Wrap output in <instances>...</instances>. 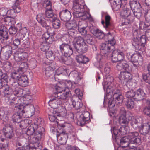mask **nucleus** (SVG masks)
Masks as SVG:
<instances>
[{
    "mask_svg": "<svg viewBox=\"0 0 150 150\" xmlns=\"http://www.w3.org/2000/svg\"><path fill=\"white\" fill-rule=\"evenodd\" d=\"M43 27H45L46 28V32L50 35L53 36L55 35V33L54 29L50 27L48 23Z\"/></svg>",
    "mask_w": 150,
    "mask_h": 150,
    "instance_id": "nucleus-58",
    "label": "nucleus"
},
{
    "mask_svg": "<svg viewBox=\"0 0 150 150\" xmlns=\"http://www.w3.org/2000/svg\"><path fill=\"white\" fill-rule=\"evenodd\" d=\"M27 57V54L25 52H22L20 54H16L14 56L15 60L20 62L26 60Z\"/></svg>",
    "mask_w": 150,
    "mask_h": 150,
    "instance_id": "nucleus-28",
    "label": "nucleus"
},
{
    "mask_svg": "<svg viewBox=\"0 0 150 150\" xmlns=\"http://www.w3.org/2000/svg\"><path fill=\"white\" fill-rule=\"evenodd\" d=\"M62 84L65 88H71L72 87V83L70 81L62 80Z\"/></svg>",
    "mask_w": 150,
    "mask_h": 150,
    "instance_id": "nucleus-53",
    "label": "nucleus"
},
{
    "mask_svg": "<svg viewBox=\"0 0 150 150\" xmlns=\"http://www.w3.org/2000/svg\"><path fill=\"white\" fill-rule=\"evenodd\" d=\"M64 88H65L63 86L62 84V81H61L59 83L55 86V89L56 92L54 93V96L55 94H57L58 93H60L63 92L65 89Z\"/></svg>",
    "mask_w": 150,
    "mask_h": 150,
    "instance_id": "nucleus-48",
    "label": "nucleus"
},
{
    "mask_svg": "<svg viewBox=\"0 0 150 150\" xmlns=\"http://www.w3.org/2000/svg\"><path fill=\"white\" fill-rule=\"evenodd\" d=\"M134 17L131 14H129L125 19L124 24L125 25H127L131 24L133 22Z\"/></svg>",
    "mask_w": 150,
    "mask_h": 150,
    "instance_id": "nucleus-41",
    "label": "nucleus"
},
{
    "mask_svg": "<svg viewBox=\"0 0 150 150\" xmlns=\"http://www.w3.org/2000/svg\"><path fill=\"white\" fill-rule=\"evenodd\" d=\"M76 59L77 62L79 63L85 64L88 61V58L81 54L76 56Z\"/></svg>",
    "mask_w": 150,
    "mask_h": 150,
    "instance_id": "nucleus-32",
    "label": "nucleus"
},
{
    "mask_svg": "<svg viewBox=\"0 0 150 150\" xmlns=\"http://www.w3.org/2000/svg\"><path fill=\"white\" fill-rule=\"evenodd\" d=\"M132 44L137 50H139L141 49V46L138 39L136 37H134L132 40Z\"/></svg>",
    "mask_w": 150,
    "mask_h": 150,
    "instance_id": "nucleus-31",
    "label": "nucleus"
},
{
    "mask_svg": "<svg viewBox=\"0 0 150 150\" xmlns=\"http://www.w3.org/2000/svg\"><path fill=\"white\" fill-rule=\"evenodd\" d=\"M2 132L3 136L10 139L13 136V130L10 126L4 127Z\"/></svg>",
    "mask_w": 150,
    "mask_h": 150,
    "instance_id": "nucleus-20",
    "label": "nucleus"
},
{
    "mask_svg": "<svg viewBox=\"0 0 150 150\" xmlns=\"http://www.w3.org/2000/svg\"><path fill=\"white\" fill-rule=\"evenodd\" d=\"M65 26L68 30L73 29L77 27L76 22L73 21H70L66 23Z\"/></svg>",
    "mask_w": 150,
    "mask_h": 150,
    "instance_id": "nucleus-49",
    "label": "nucleus"
},
{
    "mask_svg": "<svg viewBox=\"0 0 150 150\" xmlns=\"http://www.w3.org/2000/svg\"><path fill=\"white\" fill-rule=\"evenodd\" d=\"M85 40L86 42L90 45H93L96 42L94 38L89 34L85 36Z\"/></svg>",
    "mask_w": 150,
    "mask_h": 150,
    "instance_id": "nucleus-42",
    "label": "nucleus"
},
{
    "mask_svg": "<svg viewBox=\"0 0 150 150\" xmlns=\"http://www.w3.org/2000/svg\"><path fill=\"white\" fill-rule=\"evenodd\" d=\"M101 53L104 55L110 57L111 54L114 50V46L111 45L110 44L107 45L105 43L102 44L100 47Z\"/></svg>",
    "mask_w": 150,
    "mask_h": 150,
    "instance_id": "nucleus-6",
    "label": "nucleus"
},
{
    "mask_svg": "<svg viewBox=\"0 0 150 150\" xmlns=\"http://www.w3.org/2000/svg\"><path fill=\"white\" fill-rule=\"evenodd\" d=\"M131 75L128 71L122 72L119 76V78L121 80H124L126 82L131 79Z\"/></svg>",
    "mask_w": 150,
    "mask_h": 150,
    "instance_id": "nucleus-25",
    "label": "nucleus"
},
{
    "mask_svg": "<svg viewBox=\"0 0 150 150\" xmlns=\"http://www.w3.org/2000/svg\"><path fill=\"white\" fill-rule=\"evenodd\" d=\"M145 93L142 90L140 89H138L135 93V100L137 101H139L143 99Z\"/></svg>",
    "mask_w": 150,
    "mask_h": 150,
    "instance_id": "nucleus-35",
    "label": "nucleus"
},
{
    "mask_svg": "<svg viewBox=\"0 0 150 150\" xmlns=\"http://www.w3.org/2000/svg\"><path fill=\"white\" fill-rule=\"evenodd\" d=\"M37 127L36 125L33 123L29 124L26 132L27 134L29 136H32L33 134H35V129Z\"/></svg>",
    "mask_w": 150,
    "mask_h": 150,
    "instance_id": "nucleus-26",
    "label": "nucleus"
},
{
    "mask_svg": "<svg viewBox=\"0 0 150 150\" xmlns=\"http://www.w3.org/2000/svg\"><path fill=\"white\" fill-rule=\"evenodd\" d=\"M45 16L44 14L41 13L38 14L36 16L37 20L42 27L47 24Z\"/></svg>",
    "mask_w": 150,
    "mask_h": 150,
    "instance_id": "nucleus-23",
    "label": "nucleus"
},
{
    "mask_svg": "<svg viewBox=\"0 0 150 150\" xmlns=\"http://www.w3.org/2000/svg\"><path fill=\"white\" fill-rule=\"evenodd\" d=\"M69 77L74 80L75 84L78 83L81 79V77L79 75V72L76 71H73L71 72L69 74Z\"/></svg>",
    "mask_w": 150,
    "mask_h": 150,
    "instance_id": "nucleus-22",
    "label": "nucleus"
},
{
    "mask_svg": "<svg viewBox=\"0 0 150 150\" xmlns=\"http://www.w3.org/2000/svg\"><path fill=\"white\" fill-rule=\"evenodd\" d=\"M116 68L118 70H129V66L127 62L125 60L118 62L116 65Z\"/></svg>",
    "mask_w": 150,
    "mask_h": 150,
    "instance_id": "nucleus-15",
    "label": "nucleus"
},
{
    "mask_svg": "<svg viewBox=\"0 0 150 150\" xmlns=\"http://www.w3.org/2000/svg\"><path fill=\"white\" fill-rule=\"evenodd\" d=\"M18 78L17 79L19 85L25 87L28 85V79L27 76L25 75H21L20 77L19 75L17 74Z\"/></svg>",
    "mask_w": 150,
    "mask_h": 150,
    "instance_id": "nucleus-17",
    "label": "nucleus"
},
{
    "mask_svg": "<svg viewBox=\"0 0 150 150\" xmlns=\"http://www.w3.org/2000/svg\"><path fill=\"white\" fill-rule=\"evenodd\" d=\"M72 104L73 107L77 110L80 109L83 106L82 103L81 102L78 101H73Z\"/></svg>",
    "mask_w": 150,
    "mask_h": 150,
    "instance_id": "nucleus-63",
    "label": "nucleus"
},
{
    "mask_svg": "<svg viewBox=\"0 0 150 150\" xmlns=\"http://www.w3.org/2000/svg\"><path fill=\"white\" fill-rule=\"evenodd\" d=\"M31 137V141L33 143H38L40 140L41 137L40 134H38V135L35 134L34 136L32 135Z\"/></svg>",
    "mask_w": 150,
    "mask_h": 150,
    "instance_id": "nucleus-55",
    "label": "nucleus"
},
{
    "mask_svg": "<svg viewBox=\"0 0 150 150\" xmlns=\"http://www.w3.org/2000/svg\"><path fill=\"white\" fill-rule=\"evenodd\" d=\"M54 65V62H52L51 63L50 66L46 68L45 74L47 77H50L54 74V70L55 69Z\"/></svg>",
    "mask_w": 150,
    "mask_h": 150,
    "instance_id": "nucleus-21",
    "label": "nucleus"
},
{
    "mask_svg": "<svg viewBox=\"0 0 150 150\" xmlns=\"http://www.w3.org/2000/svg\"><path fill=\"white\" fill-rule=\"evenodd\" d=\"M18 78V76L16 74L14 73L11 76V79L10 82V86L11 89L12 91V92L16 90V89H18V86L19 85L18 82L15 81V80H17V79Z\"/></svg>",
    "mask_w": 150,
    "mask_h": 150,
    "instance_id": "nucleus-11",
    "label": "nucleus"
},
{
    "mask_svg": "<svg viewBox=\"0 0 150 150\" xmlns=\"http://www.w3.org/2000/svg\"><path fill=\"white\" fill-rule=\"evenodd\" d=\"M123 96L119 90L114 92L112 97L108 99V107L109 108H112L115 106V104L120 105L122 103Z\"/></svg>",
    "mask_w": 150,
    "mask_h": 150,
    "instance_id": "nucleus-3",
    "label": "nucleus"
},
{
    "mask_svg": "<svg viewBox=\"0 0 150 150\" xmlns=\"http://www.w3.org/2000/svg\"><path fill=\"white\" fill-rule=\"evenodd\" d=\"M130 5L132 10L141 7L139 2L137 0H130Z\"/></svg>",
    "mask_w": 150,
    "mask_h": 150,
    "instance_id": "nucleus-39",
    "label": "nucleus"
},
{
    "mask_svg": "<svg viewBox=\"0 0 150 150\" xmlns=\"http://www.w3.org/2000/svg\"><path fill=\"white\" fill-rule=\"evenodd\" d=\"M125 105L128 109H131L134 107V103L132 99H128L125 103Z\"/></svg>",
    "mask_w": 150,
    "mask_h": 150,
    "instance_id": "nucleus-61",
    "label": "nucleus"
},
{
    "mask_svg": "<svg viewBox=\"0 0 150 150\" xmlns=\"http://www.w3.org/2000/svg\"><path fill=\"white\" fill-rule=\"evenodd\" d=\"M59 16L61 19L64 21H69L71 17V12L67 9L62 10L60 12Z\"/></svg>",
    "mask_w": 150,
    "mask_h": 150,
    "instance_id": "nucleus-12",
    "label": "nucleus"
},
{
    "mask_svg": "<svg viewBox=\"0 0 150 150\" xmlns=\"http://www.w3.org/2000/svg\"><path fill=\"white\" fill-rule=\"evenodd\" d=\"M119 121L121 124L123 125H126L128 124L129 122V120L126 117V115H120Z\"/></svg>",
    "mask_w": 150,
    "mask_h": 150,
    "instance_id": "nucleus-44",
    "label": "nucleus"
},
{
    "mask_svg": "<svg viewBox=\"0 0 150 150\" xmlns=\"http://www.w3.org/2000/svg\"><path fill=\"white\" fill-rule=\"evenodd\" d=\"M0 33H1L6 38H8V29L6 26L1 25L0 26Z\"/></svg>",
    "mask_w": 150,
    "mask_h": 150,
    "instance_id": "nucleus-52",
    "label": "nucleus"
},
{
    "mask_svg": "<svg viewBox=\"0 0 150 150\" xmlns=\"http://www.w3.org/2000/svg\"><path fill=\"white\" fill-rule=\"evenodd\" d=\"M51 99L49 101L48 103L49 105L51 108L56 109L61 106L62 101L57 98L55 97Z\"/></svg>",
    "mask_w": 150,
    "mask_h": 150,
    "instance_id": "nucleus-13",
    "label": "nucleus"
},
{
    "mask_svg": "<svg viewBox=\"0 0 150 150\" xmlns=\"http://www.w3.org/2000/svg\"><path fill=\"white\" fill-rule=\"evenodd\" d=\"M47 58L50 60L53 61L55 58V56L53 51L49 50L45 52Z\"/></svg>",
    "mask_w": 150,
    "mask_h": 150,
    "instance_id": "nucleus-47",
    "label": "nucleus"
},
{
    "mask_svg": "<svg viewBox=\"0 0 150 150\" xmlns=\"http://www.w3.org/2000/svg\"><path fill=\"white\" fill-rule=\"evenodd\" d=\"M13 96H10L9 97L10 100H11L10 105L11 107H14L16 109L15 110H18V108H22V106H20L19 105L21 104L20 99L16 97H13Z\"/></svg>",
    "mask_w": 150,
    "mask_h": 150,
    "instance_id": "nucleus-10",
    "label": "nucleus"
},
{
    "mask_svg": "<svg viewBox=\"0 0 150 150\" xmlns=\"http://www.w3.org/2000/svg\"><path fill=\"white\" fill-rule=\"evenodd\" d=\"M20 109L22 111L23 114L25 112H27L30 115V116H32L34 115L35 112V108L33 105L32 104L27 105L26 106L22 107Z\"/></svg>",
    "mask_w": 150,
    "mask_h": 150,
    "instance_id": "nucleus-14",
    "label": "nucleus"
},
{
    "mask_svg": "<svg viewBox=\"0 0 150 150\" xmlns=\"http://www.w3.org/2000/svg\"><path fill=\"white\" fill-rule=\"evenodd\" d=\"M119 0H114V2L111 4L112 9L115 11H118L121 8V5L119 3Z\"/></svg>",
    "mask_w": 150,
    "mask_h": 150,
    "instance_id": "nucleus-46",
    "label": "nucleus"
},
{
    "mask_svg": "<svg viewBox=\"0 0 150 150\" xmlns=\"http://www.w3.org/2000/svg\"><path fill=\"white\" fill-rule=\"evenodd\" d=\"M8 113V111L6 108H0V119L4 122H8L9 120Z\"/></svg>",
    "mask_w": 150,
    "mask_h": 150,
    "instance_id": "nucleus-18",
    "label": "nucleus"
},
{
    "mask_svg": "<svg viewBox=\"0 0 150 150\" xmlns=\"http://www.w3.org/2000/svg\"><path fill=\"white\" fill-rule=\"evenodd\" d=\"M63 55V56L61 57L59 59L60 61L62 63L65 64L67 65L70 64L71 62V60L69 59L68 57H66L64 55Z\"/></svg>",
    "mask_w": 150,
    "mask_h": 150,
    "instance_id": "nucleus-45",
    "label": "nucleus"
},
{
    "mask_svg": "<svg viewBox=\"0 0 150 150\" xmlns=\"http://www.w3.org/2000/svg\"><path fill=\"white\" fill-rule=\"evenodd\" d=\"M2 89L3 90V92L5 96L12 95L13 92L12 90L11 89V88L7 84L5 83Z\"/></svg>",
    "mask_w": 150,
    "mask_h": 150,
    "instance_id": "nucleus-30",
    "label": "nucleus"
},
{
    "mask_svg": "<svg viewBox=\"0 0 150 150\" xmlns=\"http://www.w3.org/2000/svg\"><path fill=\"white\" fill-rule=\"evenodd\" d=\"M85 5L84 0H74L72 8L74 14L83 12Z\"/></svg>",
    "mask_w": 150,
    "mask_h": 150,
    "instance_id": "nucleus-4",
    "label": "nucleus"
},
{
    "mask_svg": "<svg viewBox=\"0 0 150 150\" xmlns=\"http://www.w3.org/2000/svg\"><path fill=\"white\" fill-rule=\"evenodd\" d=\"M131 62L133 64V65L137 67L140 64L139 58H141V56L140 53L136 52L132 54L130 57Z\"/></svg>",
    "mask_w": 150,
    "mask_h": 150,
    "instance_id": "nucleus-19",
    "label": "nucleus"
},
{
    "mask_svg": "<svg viewBox=\"0 0 150 150\" xmlns=\"http://www.w3.org/2000/svg\"><path fill=\"white\" fill-rule=\"evenodd\" d=\"M134 10L133 13L135 16L137 18H139L141 16L142 13V9L141 7H139L134 9Z\"/></svg>",
    "mask_w": 150,
    "mask_h": 150,
    "instance_id": "nucleus-54",
    "label": "nucleus"
},
{
    "mask_svg": "<svg viewBox=\"0 0 150 150\" xmlns=\"http://www.w3.org/2000/svg\"><path fill=\"white\" fill-rule=\"evenodd\" d=\"M105 37L107 38L108 44L114 46L116 43V41L114 39V37L111 34L110 32L107 33Z\"/></svg>",
    "mask_w": 150,
    "mask_h": 150,
    "instance_id": "nucleus-40",
    "label": "nucleus"
},
{
    "mask_svg": "<svg viewBox=\"0 0 150 150\" xmlns=\"http://www.w3.org/2000/svg\"><path fill=\"white\" fill-rule=\"evenodd\" d=\"M19 2V0H16L12 6L13 10L14 11L15 16L16 15V12L18 13L20 11V8L18 5V3Z\"/></svg>",
    "mask_w": 150,
    "mask_h": 150,
    "instance_id": "nucleus-59",
    "label": "nucleus"
},
{
    "mask_svg": "<svg viewBox=\"0 0 150 150\" xmlns=\"http://www.w3.org/2000/svg\"><path fill=\"white\" fill-rule=\"evenodd\" d=\"M126 96L128 99H133L135 100V92L133 90H131L126 92Z\"/></svg>",
    "mask_w": 150,
    "mask_h": 150,
    "instance_id": "nucleus-56",
    "label": "nucleus"
},
{
    "mask_svg": "<svg viewBox=\"0 0 150 150\" xmlns=\"http://www.w3.org/2000/svg\"><path fill=\"white\" fill-rule=\"evenodd\" d=\"M125 127H120V129L118 130L116 129L115 127H114L113 130L111 129V131L112 133H113L115 135H117L118 133V132L121 133L122 134H126L127 133V131L125 130Z\"/></svg>",
    "mask_w": 150,
    "mask_h": 150,
    "instance_id": "nucleus-33",
    "label": "nucleus"
},
{
    "mask_svg": "<svg viewBox=\"0 0 150 150\" xmlns=\"http://www.w3.org/2000/svg\"><path fill=\"white\" fill-rule=\"evenodd\" d=\"M11 64L10 62L8 61H6L3 63L2 68L6 72L10 71L11 70Z\"/></svg>",
    "mask_w": 150,
    "mask_h": 150,
    "instance_id": "nucleus-43",
    "label": "nucleus"
},
{
    "mask_svg": "<svg viewBox=\"0 0 150 150\" xmlns=\"http://www.w3.org/2000/svg\"><path fill=\"white\" fill-rule=\"evenodd\" d=\"M90 119V114L88 111H85L81 115L78 120L77 123L81 126H83L86 123V122L88 121Z\"/></svg>",
    "mask_w": 150,
    "mask_h": 150,
    "instance_id": "nucleus-8",
    "label": "nucleus"
},
{
    "mask_svg": "<svg viewBox=\"0 0 150 150\" xmlns=\"http://www.w3.org/2000/svg\"><path fill=\"white\" fill-rule=\"evenodd\" d=\"M28 66L27 63L25 62H21L20 65L18 69V71L24 72L28 68Z\"/></svg>",
    "mask_w": 150,
    "mask_h": 150,
    "instance_id": "nucleus-62",
    "label": "nucleus"
},
{
    "mask_svg": "<svg viewBox=\"0 0 150 150\" xmlns=\"http://www.w3.org/2000/svg\"><path fill=\"white\" fill-rule=\"evenodd\" d=\"M8 14L9 15L10 14L11 15H12L14 14V16L15 15L14 11L13 10H7V9L4 8H2L0 9V15L1 16H4Z\"/></svg>",
    "mask_w": 150,
    "mask_h": 150,
    "instance_id": "nucleus-36",
    "label": "nucleus"
},
{
    "mask_svg": "<svg viewBox=\"0 0 150 150\" xmlns=\"http://www.w3.org/2000/svg\"><path fill=\"white\" fill-rule=\"evenodd\" d=\"M59 48L62 53L65 56L70 57L73 53L71 46L68 44H62L60 45Z\"/></svg>",
    "mask_w": 150,
    "mask_h": 150,
    "instance_id": "nucleus-5",
    "label": "nucleus"
},
{
    "mask_svg": "<svg viewBox=\"0 0 150 150\" xmlns=\"http://www.w3.org/2000/svg\"><path fill=\"white\" fill-rule=\"evenodd\" d=\"M126 85L129 88H135L137 86V83L134 80L131 79L126 82Z\"/></svg>",
    "mask_w": 150,
    "mask_h": 150,
    "instance_id": "nucleus-38",
    "label": "nucleus"
},
{
    "mask_svg": "<svg viewBox=\"0 0 150 150\" xmlns=\"http://www.w3.org/2000/svg\"><path fill=\"white\" fill-rule=\"evenodd\" d=\"M73 45L76 51L79 54L84 53L88 50V46L85 42L83 38L81 36L75 38Z\"/></svg>",
    "mask_w": 150,
    "mask_h": 150,
    "instance_id": "nucleus-2",
    "label": "nucleus"
},
{
    "mask_svg": "<svg viewBox=\"0 0 150 150\" xmlns=\"http://www.w3.org/2000/svg\"><path fill=\"white\" fill-rule=\"evenodd\" d=\"M111 19V18L109 15H107L105 16V24L104 27L107 29L113 28L112 25L110 22Z\"/></svg>",
    "mask_w": 150,
    "mask_h": 150,
    "instance_id": "nucleus-34",
    "label": "nucleus"
},
{
    "mask_svg": "<svg viewBox=\"0 0 150 150\" xmlns=\"http://www.w3.org/2000/svg\"><path fill=\"white\" fill-rule=\"evenodd\" d=\"M31 121L28 119H25L24 121H21V123L19 125L20 128H26L27 126H28L31 123Z\"/></svg>",
    "mask_w": 150,
    "mask_h": 150,
    "instance_id": "nucleus-50",
    "label": "nucleus"
},
{
    "mask_svg": "<svg viewBox=\"0 0 150 150\" xmlns=\"http://www.w3.org/2000/svg\"><path fill=\"white\" fill-rule=\"evenodd\" d=\"M52 25L54 28H59L61 25L60 21L55 17L54 18H52Z\"/></svg>",
    "mask_w": 150,
    "mask_h": 150,
    "instance_id": "nucleus-51",
    "label": "nucleus"
},
{
    "mask_svg": "<svg viewBox=\"0 0 150 150\" xmlns=\"http://www.w3.org/2000/svg\"><path fill=\"white\" fill-rule=\"evenodd\" d=\"M104 81L105 82V84H103V87L104 91H106L107 96L110 93L109 86L113 81V77L110 74L106 75L104 78Z\"/></svg>",
    "mask_w": 150,
    "mask_h": 150,
    "instance_id": "nucleus-7",
    "label": "nucleus"
},
{
    "mask_svg": "<svg viewBox=\"0 0 150 150\" xmlns=\"http://www.w3.org/2000/svg\"><path fill=\"white\" fill-rule=\"evenodd\" d=\"M131 14L132 11L126 7L125 8L120 12V15L122 16L125 17Z\"/></svg>",
    "mask_w": 150,
    "mask_h": 150,
    "instance_id": "nucleus-57",
    "label": "nucleus"
},
{
    "mask_svg": "<svg viewBox=\"0 0 150 150\" xmlns=\"http://www.w3.org/2000/svg\"><path fill=\"white\" fill-rule=\"evenodd\" d=\"M142 119L141 117L133 118L130 121L132 126L135 129L142 130L144 134L150 136V122L142 124Z\"/></svg>",
    "mask_w": 150,
    "mask_h": 150,
    "instance_id": "nucleus-1",
    "label": "nucleus"
},
{
    "mask_svg": "<svg viewBox=\"0 0 150 150\" xmlns=\"http://www.w3.org/2000/svg\"><path fill=\"white\" fill-rule=\"evenodd\" d=\"M60 115L57 113V110H54L52 114L49 115V118L50 121L54 122L55 126H56L58 124L57 116L59 117Z\"/></svg>",
    "mask_w": 150,
    "mask_h": 150,
    "instance_id": "nucleus-24",
    "label": "nucleus"
},
{
    "mask_svg": "<svg viewBox=\"0 0 150 150\" xmlns=\"http://www.w3.org/2000/svg\"><path fill=\"white\" fill-rule=\"evenodd\" d=\"M45 132V129L43 127L38 126L35 129V134L38 135L40 134L41 136Z\"/></svg>",
    "mask_w": 150,
    "mask_h": 150,
    "instance_id": "nucleus-64",
    "label": "nucleus"
},
{
    "mask_svg": "<svg viewBox=\"0 0 150 150\" xmlns=\"http://www.w3.org/2000/svg\"><path fill=\"white\" fill-rule=\"evenodd\" d=\"M131 140L128 136L123 137L120 140V145L123 147H126L129 146V142Z\"/></svg>",
    "mask_w": 150,
    "mask_h": 150,
    "instance_id": "nucleus-27",
    "label": "nucleus"
},
{
    "mask_svg": "<svg viewBox=\"0 0 150 150\" xmlns=\"http://www.w3.org/2000/svg\"><path fill=\"white\" fill-rule=\"evenodd\" d=\"M17 112L13 114L12 117V119L13 122L19 123L22 120L21 116L23 115V112L20 109L18 108V110H17Z\"/></svg>",
    "mask_w": 150,
    "mask_h": 150,
    "instance_id": "nucleus-16",
    "label": "nucleus"
},
{
    "mask_svg": "<svg viewBox=\"0 0 150 150\" xmlns=\"http://www.w3.org/2000/svg\"><path fill=\"white\" fill-rule=\"evenodd\" d=\"M110 57H111L112 61L114 62H118L117 55V54L116 50H114L110 54Z\"/></svg>",
    "mask_w": 150,
    "mask_h": 150,
    "instance_id": "nucleus-60",
    "label": "nucleus"
},
{
    "mask_svg": "<svg viewBox=\"0 0 150 150\" xmlns=\"http://www.w3.org/2000/svg\"><path fill=\"white\" fill-rule=\"evenodd\" d=\"M55 14L52 7L46 8L45 11V16L48 18H53L55 17Z\"/></svg>",
    "mask_w": 150,
    "mask_h": 150,
    "instance_id": "nucleus-29",
    "label": "nucleus"
},
{
    "mask_svg": "<svg viewBox=\"0 0 150 150\" xmlns=\"http://www.w3.org/2000/svg\"><path fill=\"white\" fill-rule=\"evenodd\" d=\"M71 95L68 88H65L64 91L60 93L55 94L54 97L59 99L68 100L71 96Z\"/></svg>",
    "mask_w": 150,
    "mask_h": 150,
    "instance_id": "nucleus-9",
    "label": "nucleus"
},
{
    "mask_svg": "<svg viewBox=\"0 0 150 150\" xmlns=\"http://www.w3.org/2000/svg\"><path fill=\"white\" fill-rule=\"evenodd\" d=\"M17 27L18 30H19L20 32L23 35H26L28 33V30L25 27H22V24L21 23H18L17 24Z\"/></svg>",
    "mask_w": 150,
    "mask_h": 150,
    "instance_id": "nucleus-37",
    "label": "nucleus"
}]
</instances>
